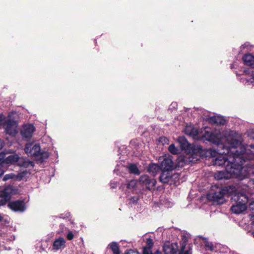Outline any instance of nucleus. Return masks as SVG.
Wrapping results in <instances>:
<instances>
[{
    "mask_svg": "<svg viewBox=\"0 0 254 254\" xmlns=\"http://www.w3.org/2000/svg\"><path fill=\"white\" fill-rule=\"evenodd\" d=\"M205 140L211 142L213 144H216L220 147L226 150L222 153L225 155L219 154L215 158H213L212 160V164L214 166L221 167L226 169L227 166H231L233 165H242L238 162V160H233V156L228 158L227 154H232L231 152H227V147L229 145L228 141L226 140L227 135H225L224 137H222L220 133H215L213 132H209L205 131L202 135Z\"/></svg>",
    "mask_w": 254,
    "mask_h": 254,
    "instance_id": "obj_1",
    "label": "nucleus"
},
{
    "mask_svg": "<svg viewBox=\"0 0 254 254\" xmlns=\"http://www.w3.org/2000/svg\"><path fill=\"white\" fill-rule=\"evenodd\" d=\"M226 140L229 145L227 149V152L232 153L234 160H238L242 166L247 161L254 160V145L242 146L240 141L230 134H227Z\"/></svg>",
    "mask_w": 254,
    "mask_h": 254,
    "instance_id": "obj_2",
    "label": "nucleus"
},
{
    "mask_svg": "<svg viewBox=\"0 0 254 254\" xmlns=\"http://www.w3.org/2000/svg\"><path fill=\"white\" fill-rule=\"evenodd\" d=\"M237 188L233 185H228L220 188L211 194V200L219 204L226 202L225 196L232 195L231 199L235 203L247 205L248 196L242 193H237Z\"/></svg>",
    "mask_w": 254,
    "mask_h": 254,
    "instance_id": "obj_3",
    "label": "nucleus"
},
{
    "mask_svg": "<svg viewBox=\"0 0 254 254\" xmlns=\"http://www.w3.org/2000/svg\"><path fill=\"white\" fill-rule=\"evenodd\" d=\"M247 176V174L243 172V167L242 165L227 166L225 171H217L214 175L217 180L229 179L231 178H237L242 180Z\"/></svg>",
    "mask_w": 254,
    "mask_h": 254,
    "instance_id": "obj_4",
    "label": "nucleus"
},
{
    "mask_svg": "<svg viewBox=\"0 0 254 254\" xmlns=\"http://www.w3.org/2000/svg\"><path fill=\"white\" fill-rule=\"evenodd\" d=\"M160 167L161 170L173 171L175 169V166L172 160V156L169 155H165L162 158H160Z\"/></svg>",
    "mask_w": 254,
    "mask_h": 254,
    "instance_id": "obj_5",
    "label": "nucleus"
},
{
    "mask_svg": "<svg viewBox=\"0 0 254 254\" xmlns=\"http://www.w3.org/2000/svg\"><path fill=\"white\" fill-rule=\"evenodd\" d=\"M7 207L14 212H23L26 209L24 200L20 199L9 201Z\"/></svg>",
    "mask_w": 254,
    "mask_h": 254,
    "instance_id": "obj_6",
    "label": "nucleus"
},
{
    "mask_svg": "<svg viewBox=\"0 0 254 254\" xmlns=\"http://www.w3.org/2000/svg\"><path fill=\"white\" fill-rule=\"evenodd\" d=\"M139 183L140 185L145 186L146 189L149 190H154L156 181L154 179L150 178L147 175H143L140 177Z\"/></svg>",
    "mask_w": 254,
    "mask_h": 254,
    "instance_id": "obj_7",
    "label": "nucleus"
},
{
    "mask_svg": "<svg viewBox=\"0 0 254 254\" xmlns=\"http://www.w3.org/2000/svg\"><path fill=\"white\" fill-rule=\"evenodd\" d=\"M40 150V145L39 144H34V143H26L24 148V151L28 156L34 157L35 158L37 157Z\"/></svg>",
    "mask_w": 254,
    "mask_h": 254,
    "instance_id": "obj_8",
    "label": "nucleus"
},
{
    "mask_svg": "<svg viewBox=\"0 0 254 254\" xmlns=\"http://www.w3.org/2000/svg\"><path fill=\"white\" fill-rule=\"evenodd\" d=\"M18 189L13 186L8 185L4 187L0 193V197H6L11 199L12 195L18 193Z\"/></svg>",
    "mask_w": 254,
    "mask_h": 254,
    "instance_id": "obj_9",
    "label": "nucleus"
},
{
    "mask_svg": "<svg viewBox=\"0 0 254 254\" xmlns=\"http://www.w3.org/2000/svg\"><path fill=\"white\" fill-rule=\"evenodd\" d=\"M177 174H172V171L161 170L159 180L163 184H169L173 178Z\"/></svg>",
    "mask_w": 254,
    "mask_h": 254,
    "instance_id": "obj_10",
    "label": "nucleus"
},
{
    "mask_svg": "<svg viewBox=\"0 0 254 254\" xmlns=\"http://www.w3.org/2000/svg\"><path fill=\"white\" fill-rule=\"evenodd\" d=\"M35 127L32 124H27L22 126L20 133L24 138H30L35 131Z\"/></svg>",
    "mask_w": 254,
    "mask_h": 254,
    "instance_id": "obj_11",
    "label": "nucleus"
},
{
    "mask_svg": "<svg viewBox=\"0 0 254 254\" xmlns=\"http://www.w3.org/2000/svg\"><path fill=\"white\" fill-rule=\"evenodd\" d=\"M154 245V242L152 239L147 238L146 242V246L143 247L142 254H162V253L159 251H156L153 253L151 249Z\"/></svg>",
    "mask_w": 254,
    "mask_h": 254,
    "instance_id": "obj_12",
    "label": "nucleus"
},
{
    "mask_svg": "<svg viewBox=\"0 0 254 254\" xmlns=\"http://www.w3.org/2000/svg\"><path fill=\"white\" fill-rule=\"evenodd\" d=\"M163 249L165 254H177L179 251L178 243H173L169 245L165 244Z\"/></svg>",
    "mask_w": 254,
    "mask_h": 254,
    "instance_id": "obj_13",
    "label": "nucleus"
},
{
    "mask_svg": "<svg viewBox=\"0 0 254 254\" xmlns=\"http://www.w3.org/2000/svg\"><path fill=\"white\" fill-rule=\"evenodd\" d=\"M242 60L245 65L249 66L254 68V56L250 54H245L242 58ZM252 78L254 79V73L252 74Z\"/></svg>",
    "mask_w": 254,
    "mask_h": 254,
    "instance_id": "obj_14",
    "label": "nucleus"
},
{
    "mask_svg": "<svg viewBox=\"0 0 254 254\" xmlns=\"http://www.w3.org/2000/svg\"><path fill=\"white\" fill-rule=\"evenodd\" d=\"M15 124V121L12 120H8L6 121L4 126L5 131L7 134L9 135H13L15 134L16 130L14 127Z\"/></svg>",
    "mask_w": 254,
    "mask_h": 254,
    "instance_id": "obj_15",
    "label": "nucleus"
},
{
    "mask_svg": "<svg viewBox=\"0 0 254 254\" xmlns=\"http://www.w3.org/2000/svg\"><path fill=\"white\" fill-rule=\"evenodd\" d=\"M65 247V241L63 237L56 239L53 242L52 245L53 250L58 251L63 249Z\"/></svg>",
    "mask_w": 254,
    "mask_h": 254,
    "instance_id": "obj_16",
    "label": "nucleus"
},
{
    "mask_svg": "<svg viewBox=\"0 0 254 254\" xmlns=\"http://www.w3.org/2000/svg\"><path fill=\"white\" fill-rule=\"evenodd\" d=\"M202 147L200 145L193 144L190 146V149L188 150V152L192 154V156H200V154L202 153Z\"/></svg>",
    "mask_w": 254,
    "mask_h": 254,
    "instance_id": "obj_17",
    "label": "nucleus"
},
{
    "mask_svg": "<svg viewBox=\"0 0 254 254\" xmlns=\"http://www.w3.org/2000/svg\"><path fill=\"white\" fill-rule=\"evenodd\" d=\"M184 132L186 134H187L193 138H197L198 134V130L196 128L190 126H186Z\"/></svg>",
    "mask_w": 254,
    "mask_h": 254,
    "instance_id": "obj_18",
    "label": "nucleus"
},
{
    "mask_svg": "<svg viewBox=\"0 0 254 254\" xmlns=\"http://www.w3.org/2000/svg\"><path fill=\"white\" fill-rule=\"evenodd\" d=\"M178 141L180 144V147L183 150L188 151L191 144L189 143L185 136H179Z\"/></svg>",
    "mask_w": 254,
    "mask_h": 254,
    "instance_id": "obj_19",
    "label": "nucleus"
},
{
    "mask_svg": "<svg viewBox=\"0 0 254 254\" xmlns=\"http://www.w3.org/2000/svg\"><path fill=\"white\" fill-rule=\"evenodd\" d=\"M247 208V205L235 203L231 208L232 211L235 214H240Z\"/></svg>",
    "mask_w": 254,
    "mask_h": 254,
    "instance_id": "obj_20",
    "label": "nucleus"
},
{
    "mask_svg": "<svg viewBox=\"0 0 254 254\" xmlns=\"http://www.w3.org/2000/svg\"><path fill=\"white\" fill-rule=\"evenodd\" d=\"M209 122L212 124L215 125H224L226 123V120L223 117L214 116L210 118Z\"/></svg>",
    "mask_w": 254,
    "mask_h": 254,
    "instance_id": "obj_21",
    "label": "nucleus"
},
{
    "mask_svg": "<svg viewBox=\"0 0 254 254\" xmlns=\"http://www.w3.org/2000/svg\"><path fill=\"white\" fill-rule=\"evenodd\" d=\"M159 171H161L160 165L156 164L151 163L147 168V171L153 176H155Z\"/></svg>",
    "mask_w": 254,
    "mask_h": 254,
    "instance_id": "obj_22",
    "label": "nucleus"
},
{
    "mask_svg": "<svg viewBox=\"0 0 254 254\" xmlns=\"http://www.w3.org/2000/svg\"><path fill=\"white\" fill-rule=\"evenodd\" d=\"M20 158L17 154L10 155L4 158V164H12L19 162Z\"/></svg>",
    "mask_w": 254,
    "mask_h": 254,
    "instance_id": "obj_23",
    "label": "nucleus"
},
{
    "mask_svg": "<svg viewBox=\"0 0 254 254\" xmlns=\"http://www.w3.org/2000/svg\"><path fill=\"white\" fill-rule=\"evenodd\" d=\"M50 154L48 151H41L38 154L35 159L40 162H43L45 160L48 159L49 157Z\"/></svg>",
    "mask_w": 254,
    "mask_h": 254,
    "instance_id": "obj_24",
    "label": "nucleus"
},
{
    "mask_svg": "<svg viewBox=\"0 0 254 254\" xmlns=\"http://www.w3.org/2000/svg\"><path fill=\"white\" fill-rule=\"evenodd\" d=\"M109 247L114 254H120L119 246L117 243L113 242L109 245Z\"/></svg>",
    "mask_w": 254,
    "mask_h": 254,
    "instance_id": "obj_25",
    "label": "nucleus"
},
{
    "mask_svg": "<svg viewBox=\"0 0 254 254\" xmlns=\"http://www.w3.org/2000/svg\"><path fill=\"white\" fill-rule=\"evenodd\" d=\"M19 165L20 167L24 168H28L29 166L33 167L34 163L33 162L30 161L28 160H21L19 159Z\"/></svg>",
    "mask_w": 254,
    "mask_h": 254,
    "instance_id": "obj_26",
    "label": "nucleus"
},
{
    "mask_svg": "<svg viewBox=\"0 0 254 254\" xmlns=\"http://www.w3.org/2000/svg\"><path fill=\"white\" fill-rule=\"evenodd\" d=\"M5 157V154L3 152L0 153V178L3 174V171L2 170V168L4 165V158Z\"/></svg>",
    "mask_w": 254,
    "mask_h": 254,
    "instance_id": "obj_27",
    "label": "nucleus"
},
{
    "mask_svg": "<svg viewBox=\"0 0 254 254\" xmlns=\"http://www.w3.org/2000/svg\"><path fill=\"white\" fill-rule=\"evenodd\" d=\"M128 170L129 173L134 175H139L140 171L137 166L134 164H131L128 166Z\"/></svg>",
    "mask_w": 254,
    "mask_h": 254,
    "instance_id": "obj_28",
    "label": "nucleus"
},
{
    "mask_svg": "<svg viewBox=\"0 0 254 254\" xmlns=\"http://www.w3.org/2000/svg\"><path fill=\"white\" fill-rule=\"evenodd\" d=\"M187 245V241L185 240L181 243V249L179 254H190L189 250H185Z\"/></svg>",
    "mask_w": 254,
    "mask_h": 254,
    "instance_id": "obj_29",
    "label": "nucleus"
},
{
    "mask_svg": "<svg viewBox=\"0 0 254 254\" xmlns=\"http://www.w3.org/2000/svg\"><path fill=\"white\" fill-rule=\"evenodd\" d=\"M168 150L173 154H177L178 153V149L174 144H171L168 148Z\"/></svg>",
    "mask_w": 254,
    "mask_h": 254,
    "instance_id": "obj_30",
    "label": "nucleus"
},
{
    "mask_svg": "<svg viewBox=\"0 0 254 254\" xmlns=\"http://www.w3.org/2000/svg\"><path fill=\"white\" fill-rule=\"evenodd\" d=\"M136 185V182L135 180H131L127 184V188L128 189H133Z\"/></svg>",
    "mask_w": 254,
    "mask_h": 254,
    "instance_id": "obj_31",
    "label": "nucleus"
},
{
    "mask_svg": "<svg viewBox=\"0 0 254 254\" xmlns=\"http://www.w3.org/2000/svg\"><path fill=\"white\" fill-rule=\"evenodd\" d=\"M0 198V207L5 205L7 202H9L10 199L6 197H1Z\"/></svg>",
    "mask_w": 254,
    "mask_h": 254,
    "instance_id": "obj_32",
    "label": "nucleus"
},
{
    "mask_svg": "<svg viewBox=\"0 0 254 254\" xmlns=\"http://www.w3.org/2000/svg\"><path fill=\"white\" fill-rule=\"evenodd\" d=\"M159 141L164 145L168 143L169 139L166 137L161 136L159 137Z\"/></svg>",
    "mask_w": 254,
    "mask_h": 254,
    "instance_id": "obj_33",
    "label": "nucleus"
},
{
    "mask_svg": "<svg viewBox=\"0 0 254 254\" xmlns=\"http://www.w3.org/2000/svg\"><path fill=\"white\" fill-rule=\"evenodd\" d=\"M13 177L14 175L13 174H6L3 177L2 180L3 181H6L9 179H13Z\"/></svg>",
    "mask_w": 254,
    "mask_h": 254,
    "instance_id": "obj_34",
    "label": "nucleus"
},
{
    "mask_svg": "<svg viewBox=\"0 0 254 254\" xmlns=\"http://www.w3.org/2000/svg\"><path fill=\"white\" fill-rule=\"evenodd\" d=\"M247 166H251L250 167V170H249L250 173L253 174L254 175V164H251L248 163L246 164Z\"/></svg>",
    "mask_w": 254,
    "mask_h": 254,
    "instance_id": "obj_35",
    "label": "nucleus"
},
{
    "mask_svg": "<svg viewBox=\"0 0 254 254\" xmlns=\"http://www.w3.org/2000/svg\"><path fill=\"white\" fill-rule=\"evenodd\" d=\"M74 238V235L73 233L71 231L69 232L66 236V238L68 240H72Z\"/></svg>",
    "mask_w": 254,
    "mask_h": 254,
    "instance_id": "obj_36",
    "label": "nucleus"
},
{
    "mask_svg": "<svg viewBox=\"0 0 254 254\" xmlns=\"http://www.w3.org/2000/svg\"><path fill=\"white\" fill-rule=\"evenodd\" d=\"M124 254H140L138 252H135L133 250H130L127 252H126Z\"/></svg>",
    "mask_w": 254,
    "mask_h": 254,
    "instance_id": "obj_37",
    "label": "nucleus"
},
{
    "mask_svg": "<svg viewBox=\"0 0 254 254\" xmlns=\"http://www.w3.org/2000/svg\"><path fill=\"white\" fill-rule=\"evenodd\" d=\"M205 247L209 248L210 250H212L213 248V246L212 244H205Z\"/></svg>",
    "mask_w": 254,
    "mask_h": 254,
    "instance_id": "obj_38",
    "label": "nucleus"
},
{
    "mask_svg": "<svg viewBox=\"0 0 254 254\" xmlns=\"http://www.w3.org/2000/svg\"><path fill=\"white\" fill-rule=\"evenodd\" d=\"M3 147V141L0 139V150Z\"/></svg>",
    "mask_w": 254,
    "mask_h": 254,
    "instance_id": "obj_39",
    "label": "nucleus"
},
{
    "mask_svg": "<svg viewBox=\"0 0 254 254\" xmlns=\"http://www.w3.org/2000/svg\"><path fill=\"white\" fill-rule=\"evenodd\" d=\"M251 208L254 210V202L251 204Z\"/></svg>",
    "mask_w": 254,
    "mask_h": 254,
    "instance_id": "obj_40",
    "label": "nucleus"
},
{
    "mask_svg": "<svg viewBox=\"0 0 254 254\" xmlns=\"http://www.w3.org/2000/svg\"><path fill=\"white\" fill-rule=\"evenodd\" d=\"M244 71L246 74L249 73V69H245Z\"/></svg>",
    "mask_w": 254,
    "mask_h": 254,
    "instance_id": "obj_41",
    "label": "nucleus"
},
{
    "mask_svg": "<svg viewBox=\"0 0 254 254\" xmlns=\"http://www.w3.org/2000/svg\"><path fill=\"white\" fill-rule=\"evenodd\" d=\"M253 137L254 138V132L253 133Z\"/></svg>",
    "mask_w": 254,
    "mask_h": 254,
    "instance_id": "obj_42",
    "label": "nucleus"
}]
</instances>
